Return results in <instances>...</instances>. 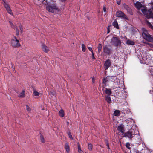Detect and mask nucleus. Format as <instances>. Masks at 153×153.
<instances>
[{
	"label": "nucleus",
	"mask_w": 153,
	"mask_h": 153,
	"mask_svg": "<svg viewBox=\"0 0 153 153\" xmlns=\"http://www.w3.org/2000/svg\"><path fill=\"white\" fill-rule=\"evenodd\" d=\"M117 1L116 3L118 5H120L121 4V0H116Z\"/></svg>",
	"instance_id": "obj_37"
},
{
	"label": "nucleus",
	"mask_w": 153,
	"mask_h": 153,
	"mask_svg": "<svg viewBox=\"0 0 153 153\" xmlns=\"http://www.w3.org/2000/svg\"><path fill=\"white\" fill-rule=\"evenodd\" d=\"M152 67V66L150 67L148 69V70L150 71L151 74L153 75V68Z\"/></svg>",
	"instance_id": "obj_25"
},
{
	"label": "nucleus",
	"mask_w": 153,
	"mask_h": 153,
	"mask_svg": "<svg viewBox=\"0 0 153 153\" xmlns=\"http://www.w3.org/2000/svg\"><path fill=\"white\" fill-rule=\"evenodd\" d=\"M120 85H121L119 88L116 87L114 85V89H116V90H114L115 92V93L116 94L115 96H119V95L121 94V92L120 91V88H121V87H123L124 85V84L120 82Z\"/></svg>",
	"instance_id": "obj_10"
},
{
	"label": "nucleus",
	"mask_w": 153,
	"mask_h": 153,
	"mask_svg": "<svg viewBox=\"0 0 153 153\" xmlns=\"http://www.w3.org/2000/svg\"><path fill=\"white\" fill-rule=\"evenodd\" d=\"M141 11L146 16V17L147 19V16H149L152 13V11L151 9L147 10L144 7V8H143L141 9Z\"/></svg>",
	"instance_id": "obj_9"
},
{
	"label": "nucleus",
	"mask_w": 153,
	"mask_h": 153,
	"mask_svg": "<svg viewBox=\"0 0 153 153\" xmlns=\"http://www.w3.org/2000/svg\"><path fill=\"white\" fill-rule=\"evenodd\" d=\"M88 48L90 51L92 53L93 52V51L92 49V48L90 47H88Z\"/></svg>",
	"instance_id": "obj_38"
},
{
	"label": "nucleus",
	"mask_w": 153,
	"mask_h": 153,
	"mask_svg": "<svg viewBox=\"0 0 153 153\" xmlns=\"http://www.w3.org/2000/svg\"><path fill=\"white\" fill-rule=\"evenodd\" d=\"M9 23L12 28L15 29V27L11 21H9Z\"/></svg>",
	"instance_id": "obj_30"
},
{
	"label": "nucleus",
	"mask_w": 153,
	"mask_h": 153,
	"mask_svg": "<svg viewBox=\"0 0 153 153\" xmlns=\"http://www.w3.org/2000/svg\"><path fill=\"white\" fill-rule=\"evenodd\" d=\"M111 65L110 60L109 59H107L105 61L104 64V69L105 70H107Z\"/></svg>",
	"instance_id": "obj_12"
},
{
	"label": "nucleus",
	"mask_w": 153,
	"mask_h": 153,
	"mask_svg": "<svg viewBox=\"0 0 153 153\" xmlns=\"http://www.w3.org/2000/svg\"><path fill=\"white\" fill-rule=\"evenodd\" d=\"M102 45L100 44H99L98 46V52H100L101 50L102 49Z\"/></svg>",
	"instance_id": "obj_28"
},
{
	"label": "nucleus",
	"mask_w": 153,
	"mask_h": 153,
	"mask_svg": "<svg viewBox=\"0 0 153 153\" xmlns=\"http://www.w3.org/2000/svg\"><path fill=\"white\" fill-rule=\"evenodd\" d=\"M67 134H68V136H69V137L70 138L71 140H72L73 139V138L71 134V132L69 131L67 133Z\"/></svg>",
	"instance_id": "obj_33"
},
{
	"label": "nucleus",
	"mask_w": 153,
	"mask_h": 153,
	"mask_svg": "<svg viewBox=\"0 0 153 153\" xmlns=\"http://www.w3.org/2000/svg\"><path fill=\"white\" fill-rule=\"evenodd\" d=\"M10 45L13 47L15 48L19 47L21 45L19 40L15 36H13L11 39Z\"/></svg>",
	"instance_id": "obj_4"
},
{
	"label": "nucleus",
	"mask_w": 153,
	"mask_h": 153,
	"mask_svg": "<svg viewBox=\"0 0 153 153\" xmlns=\"http://www.w3.org/2000/svg\"><path fill=\"white\" fill-rule=\"evenodd\" d=\"M88 147L89 151H91L93 148L92 144L91 143H89L88 145Z\"/></svg>",
	"instance_id": "obj_27"
},
{
	"label": "nucleus",
	"mask_w": 153,
	"mask_h": 153,
	"mask_svg": "<svg viewBox=\"0 0 153 153\" xmlns=\"http://www.w3.org/2000/svg\"><path fill=\"white\" fill-rule=\"evenodd\" d=\"M62 1H65L66 0H61Z\"/></svg>",
	"instance_id": "obj_50"
},
{
	"label": "nucleus",
	"mask_w": 153,
	"mask_h": 153,
	"mask_svg": "<svg viewBox=\"0 0 153 153\" xmlns=\"http://www.w3.org/2000/svg\"><path fill=\"white\" fill-rule=\"evenodd\" d=\"M148 44L151 47L152 46V45L150 43H148Z\"/></svg>",
	"instance_id": "obj_48"
},
{
	"label": "nucleus",
	"mask_w": 153,
	"mask_h": 153,
	"mask_svg": "<svg viewBox=\"0 0 153 153\" xmlns=\"http://www.w3.org/2000/svg\"><path fill=\"white\" fill-rule=\"evenodd\" d=\"M110 96L109 95L105 96V100L109 103L111 102V98Z\"/></svg>",
	"instance_id": "obj_20"
},
{
	"label": "nucleus",
	"mask_w": 153,
	"mask_h": 153,
	"mask_svg": "<svg viewBox=\"0 0 153 153\" xmlns=\"http://www.w3.org/2000/svg\"><path fill=\"white\" fill-rule=\"evenodd\" d=\"M142 30V36L144 39L149 42H153V36L150 35L146 29L143 28Z\"/></svg>",
	"instance_id": "obj_3"
},
{
	"label": "nucleus",
	"mask_w": 153,
	"mask_h": 153,
	"mask_svg": "<svg viewBox=\"0 0 153 153\" xmlns=\"http://www.w3.org/2000/svg\"><path fill=\"white\" fill-rule=\"evenodd\" d=\"M65 148L67 153H69L70 151V148L69 146L67 143H66L65 144Z\"/></svg>",
	"instance_id": "obj_22"
},
{
	"label": "nucleus",
	"mask_w": 153,
	"mask_h": 153,
	"mask_svg": "<svg viewBox=\"0 0 153 153\" xmlns=\"http://www.w3.org/2000/svg\"><path fill=\"white\" fill-rule=\"evenodd\" d=\"M108 81L114 82V85L116 87L119 88L121 85H120V80L118 79L116 76H108L104 78L102 80V82L105 85H106V83Z\"/></svg>",
	"instance_id": "obj_1"
},
{
	"label": "nucleus",
	"mask_w": 153,
	"mask_h": 153,
	"mask_svg": "<svg viewBox=\"0 0 153 153\" xmlns=\"http://www.w3.org/2000/svg\"><path fill=\"white\" fill-rule=\"evenodd\" d=\"M123 6L124 8L127 10L128 13L131 15L133 14L132 9L128 5H127L125 3H124Z\"/></svg>",
	"instance_id": "obj_11"
},
{
	"label": "nucleus",
	"mask_w": 153,
	"mask_h": 153,
	"mask_svg": "<svg viewBox=\"0 0 153 153\" xmlns=\"http://www.w3.org/2000/svg\"><path fill=\"white\" fill-rule=\"evenodd\" d=\"M46 8L48 12L54 13H57L59 11V9L55 4L50 3L48 4Z\"/></svg>",
	"instance_id": "obj_2"
},
{
	"label": "nucleus",
	"mask_w": 153,
	"mask_h": 153,
	"mask_svg": "<svg viewBox=\"0 0 153 153\" xmlns=\"http://www.w3.org/2000/svg\"><path fill=\"white\" fill-rule=\"evenodd\" d=\"M134 5L137 9L138 10H139L141 8H144V6H143L140 2L138 1H137L135 3Z\"/></svg>",
	"instance_id": "obj_14"
},
{
	"label": "nucleus",
	"mask_w": 153,
	"mask_h": 153,
	"mask_svg": "<svg viewBox=\"0 0 153 153\" xmlns=\"http://www.w3.org/2000/svg\"><path fill=\"white\" fill-rule=\"evenodd\" d=\"M46 3L47 4H48V3L47 2H46Z\"/></svg>",
	"instance_id": "obj_52"
},
{
	"label": "nucleus",
	"mask_w": 153,
	"mask_h": 153,
	"mask_svg": "<svg viewBox=\"0 0 153 153\" xmlns=\"http://www.w3.org/2000/svg\"><path fill=\"white\" fill-rule=\"evenodd\" d=\"M110 43L115 46L117 47L121 45V41L119 38L114 36L111 39Z\"/></svg>",
	"instance_id": "obj_5"
},
{
	"label": "nucleus",
	"mask_w": 153,
	"mask_h": 153,
	"mask_svg": "<svg viewBox=\"0 0 153 153\" xmlns=\"http://www.w3.org/2000/svg\"><path fill=\"white\" fill-rule=\"evenodd\" d=\"M151 18L153 19V13L152 12L149 16H147V19H149Z\"/></svg>",
	"instance_id": "obj_32"
},
{
	"label": "nucleus",
	"mask_w": 153,
	"mask_h": 153,
	"mask_svg": "<svg viewBox=\"0 0 153 153\" xmlns=\"http://www.w3.org/2000/svg\"><path fill=\"white\" fill-rule=\"evenodd\" d=\"M4 3L3 4L4 5V7L6 8V10L7 12L10 14L13 15V14L12 12V10L10 8L9 5L8 4V3L5 0H2Z\"/></svg>",
	"instance_id": "obj_7"
},
{
	"label": "nucleus",
	"mask_w": 153,
	"mask_h": 153,
	"mask_svg": "<svg viewBox=\"0 0 153 153\" xmlns=\"http://www.w3.org/2000/svg\"><path fill=\"white\" fill-rule=\"evenodd\" d=\"M38 1H39V0H38Z\"/></svg>",
	"instance_id": "obj_53"
},
{
	"label": "nucleus",
	"mask_w": 153,
	"mask_h": 153,
	"mask_svg": "<svg viewBox=\"0 0 153 153\" xmlns=\"http://www.w3.org/2000/svg\"><path fill=\"white\" fill-rule=\"evenodd\" d=\"M117 16L121 18L124 19L126 20H128V18L126 16L124 13L121 11H118L116 12Z\"/></svg>",
	"instance_id": "obj_8"
},
{
	"label": "nucleus",
	"mask_w": 153,
	"mask_h": 153,
	"mask_svg": "<svg viewBox=\"0 0 153 153\" xmlns=\"http://www.w3.org/2000/svg\"><path fill=\"white\" fill-rule=\"evenodd\" d=\"M33 93L34 95L35 96H39L40 94L39 92L35 90H33Z\"/></svg>",
	"instance_id": "obj_26"
},
{
	"label": "nucleus",
	"mask_w": 153,
	"mask_h": 153,
	"mask_svg": "<svg viewBox=\"0 0 153 153\" xmlns=\"http://www.w3.org/2000/svg\"><path fill=\"white\" fill-rule=\"evenodd\" d=\"M109 32H110L109 30H108V32H107V33H109Z\"/></svg>",
	"instance_id": "obj_49"
},
{
	"label": "nucleus",
	"mask_w": 153,
	"mask_h": 153,
	"mask_svg": "<svg viewBox=\"0 0 153 153\" xmlns=\"http://www.w3.org/2000/svg\"><path fill=\"white\" fill-rule=\"evenodd\" d=\"M136 153H139V152H137Z\"/></svg>",
	"instance_id": "obj_51"
},
{
	"label": "nucleus",
	"mask_w": 153,
	"mask_h": 153,
	"mask_svg": "<svg viewBox=\"0 0 153 153\" xmlns=\"http://www.w3.org/2000/svg\"><path fill=\"white\" fill-rule=\"evenodd\" d=\"M77 144H78V150L81 149V148L80 147V144L79 143H78Z\"/></svg>",
	"instance_id": "obj_41"
},
{
	"label": "nucleus",
	"mask_w": 153,
	"mask_h": 153,
	"mask_svg": "<svg viewBox=\"0 0 153 153\" xmlns=\"http://www.w3.org/2000/svg\"><path fill=\"white\" fill-rule=\"evenodd\" d=\"M25 91L24 90H22L21 92L18 95L19 97L22 98L24 97L25 96Z\"/></svg>",
	"instance_id": "obj_19"
},
{
	"label": "nucleus",
	"mask_w": 153,
	"mask_h": 153,
	"mask_svg": "<svg viewBox=\"0 0 153 153\" xmlns=\"http://www.w3.org/2000/svg\"><path fill=\"white\" fill-rule=\"evenodd\" d=\"M134 130L131 129L127 132L124 133L123 137H127L129 139H131L132 137L134 136Z\"/></svg>",
	"instance_id": "obj_6"
},
{
	"label": "nucleus",
	"mask_w": 153,
	"mask_h": 153,
	"mask_svg": "<svg viewBox=\"0 0 153 153\" xmlns=\"http://www.w3.org/2000/svg\"><path fill=\"white\" fill-rule=\"evenodd\" d=\"M26 106L27 111L28 112L30 111L31 110L30 108L28 105H26Z\"/></svg>",
	"instance_id": "obj_34"
},
{
	"label": "nucleus",
	"mask_w": 153,
	"mask_h": 153,
	"mask_svg": "<svg viewBox=\"0 0 153 153\" xmlns=\"http://www.w3.org/2000/svg\"><path fill=\"white\" fill-rule=\"evenodd\" d=\"M82 51L83 52L85 51H86V47L85 45L83 44H82Z\"/></svg>",
	"instance_id": "obj_29"
},
{
	"label": "nucleus",
	"mask_w": 153,
	"mask_h": 153,
	"mask_svg": "<svg viewBox=\"0 0 153 153\" xmlns=\"http://www.w3.org/2000/svg\"><path fill=\"white\" fill-rule=\"evenodd\" d=\"M147 22L148 24V25L151 28H152V29H153V26H152V24L150 23V22L148 21H147Z\"/></svg>",
	"instance_id": "obj_31"
},
{
	"label": "nucleus",
	"mask_w": 153,
	"mask_h": 153,
	"mask_svg": "<svg viewBox=\"0 0 153 153\" xmlns=\"http://www.w3.org/2000/svg\"><path fill=\"white\" fill-rule=\"evenodd\" d=\"M19 34V32H16V35L17 36H18Z\"/></svg>",
	"instance_id": "obj_47"
},
{
	"label": "nucleus",
	"mask_w": 153,
	"mask_h": 153,
	"mask_svg": "<svg viewBox=\"0 0 153 153\" xmlns=\"http://www.w3.org/2000/svg\"><path fill=\"white\" fill-rule=\"evenodd\" d=\"M59 115L61 117H63L64 116V113L63 110L62 109L60 110L59 112Z\"/></svg>",
	"instance_id": "obj_24"
},
{
	"label": "nucleus",
	"mask_w": 153,
	"mask_h": 153,
	"mask_svg": "<svg viewBox=\"0 0 153 153\" xmlns=\"http://www.w3.org/2000/svg\"><path fill=\"white\" fill-rule=\"evenodd\" d=\"M102 89L103 92H105V94H107V95H109V96H110L112 93L110 89L103 88H102Z\"/></svg>",
	"instance_id": "obj_15"
},
{
	"label": "nucleus",
	"mask_w": 153,
	"mask_h": 153,
	"mask_svg": "<svg viewBox=\"0 0 153 153\" xmlns=\"http://www.w3.org/2000/svg\"><path fill=\"white\" fill-rule=\"evenodd\" d=\"M117 130L122 133H123L124 131V126L123 124L119 126L117 128Z\"/></svg>",
	"instance_id": "obj_16"
},
{
	"label": "nucleus",
	"mask_w": 153,
	"mask_h": 153,
	"mask_svg": "<svg viewBox=\"0 0 153 153\" xmlns=\"http://www.w3.org/2000/svg\"><path fill=\"white\" fill-rule=\"evenodd\" d=\"M92 58L93 59H95V57L94 56V54L93 52H92Z\"/></svg>",
	"instance_id": "obj_39"
},
{
	"label": "nucleus",
	"mask_w": 153,
	"mask_h": 153,
	"mask_svg": "<svg viewBox=\"0 0 153 153\" xmlns=\"http://www.w3.org/2000/svg\"><path fill=\"white\" fill-rule=\"evenodd\" d=\"M85 153H86L85 152Z\"/></svg>",
	"instance_id": "obj_54"
},
{
	"label": "nucleus",
	"mask_w": 153,
	"mask_h": 153,
	"mask_svg": "<svg viewBox=\"0 0 153 153\" xmlns=\"http://www.w3.org/2000/svg\"><path fill=\"white\" fill-rule=\"evenodd\" d=\"M107 148L108 149H110V148H109V144L108 143H107Z\"/></svg>",
	"instance_id": "obj_44"
},
{
	"label": "nucleus",
	"mask_w": 153,
	"mask_h": 153,
	"mask_svg": "<svg viewBox=\"0 0 153 153\" xmlns=\"http://www.w3.org/2000/svg\"><path fill=\"white\" fill-rule=\"evenodd\" d=\"M103 52L105 53L107 55H110L111 53V50L108 48L106 46H104L103 48Z\"/></svg>",
	"instance_id": "obj_13"
},
{
	"label": "nucleus",
	"mask_w": 153,
	"mask_h": 153,
	"mask_svg": "<svg viewBox=\"0 0 153 153\" xmlns=\"http://www.w3.org/2000/svg\"><path fill=\"white\" fill-rule=\"evenodd\" d=\"M112 25L113 26H114V27H116L117 29H119V26L118 23L116 21H115L113 22Z\"/></svg>",
	"instance_id": "obj_21"
},
{
	"label": "nucleus",
	"mask_w": 153,
	"mask_h": 153,
	"mask_svg": "<svg viewBox=\"0 0 153 153\" xmlns=\"http://www.w3.org/2000/svg\"><path fill=\"white\" fill-rule=\"evenodd\" d=\"M130 146V144L129 143H127L126 145V147L128 149H129L130 147H129Z\"/></svg>",
	"instance_id": "obj_36"
},
{
	"label": "nucleus",
	"mask_w": 153,
	"mask_h": 153,
	"mask_svg": "<svg viewBox=\"0 0 153 153\" xmlns=\"http://www.w3.org/2000/svg\"><path fill=\"white\" fill-rule=\"evenodd\" d=\"M19 27H20V30L21 32L22 33L23 32V28H22V27L21 25H20L19 26Z\"/></svg>",
	"instance_id": "obj_40"
},
{
	"label": "nucleus",
	"mask_w": 153,
	"mask_h": 153,
	"mask_svg": "<svg viewBox=\"0 0 153 153\" xmlns=\"http://www.w3.org/2000/svg\"><path fill=\"white\" fill-rule=\"evenodd\" d=\"M92 82L93 83H95V79L94 77L92 78Z\"/></svg>",
	"instance_id": "obj_43"
},
{
	"label": "nucleus",
	"mask_w": 153,
	"mask_h": 153,
	"mask_svg": "<svg viewBox=\"0 0 153 153\" xmlns=\"http://www.w3.org/2000/svg\"><path fill=\"white\" fill-rule=\"evenodd\" d=\"M78 152L79 153H82V150L81 149L78 150Z\"/></svg>",
	"instance_id": "obj_45"
},
{
	"label": "nucleus",
	"mask_w": 153,
	"mask_h": 153,
	"mask_svg": "<svg viewBox=\"0 0 153 153\" xmlns=\"http://www.w3.org/2000/svg\"><path fill=\"white\" fill-rule=\"evenodd\" d=\"M42 49L46 53H48L49 50L48 48L45 45H42Z\"/></svg>",
	"instance_id": "obj_17"
},
{
	"label": "nucleus",
	"mask_w": 153,
	"mask_h": 153,
	"mask_svg": "<svg viewBox=\"0 0 153 153\" xmlns=\"http://www.w3.org/2000/svg\"><path fill=\"white\" fill-rule=\"evenodd\" d=\"M126 43L128 45H134L135 44L134 42L130 39H128L126 42Z\"/></svg>",
	"instance_id": "obj_18"
},
{
	"label": "nucleus",
	"mask_w": 153,
	"mask_h": 153,
	"mask_svg": "<svg viewBox=\"0 0 153 153\" xmlns=\"http://www.w3.org/2000/svg\"><path fill=\"white\" fill-rule=\"evenodd\" d=\"M15 28L16 29V32H19L18 29L17 28L15 27Z\"/></svg>",
	"instance_id": "obj_46"
},
{
	"label": "nucleus",
	"mask_w": 153,
	"mask_h": 153,
	"mask_svg": "<svg viewBox=\"0 0 153 153\" xmlns=\"http://www.w3.org/2000/svg\"><path fill=\"white\" fill-rule=\"evenodd\" d=\"M103 10L104 12H105L106 11V7L105 6H103Z\"/></svg>",
	"instance_id": "obj_42"
},
{
	"label": "nucleus",
	"mask_w": 153,
	"mask_h": 153,
	"mask_svg": "<svg viewBox=\"0 0 153 153\" xmlns=\"http://www.w3.org/2000/svg\"><path fill=\"white\" fill-rule=\"evenodd\" d=\"M40 139L41 140V141L42 143H44V139L43 137V136L42 135H41L40 136Z\"/></svg>",
	"instance_id": "obj_35"
},
{
	"label": "nucleus",
	"mask_w": 153,
	"mask_h": 153,
	"mask_svg": "<svg viewBox=\"0 0 153 153\" xmlns=\"http://www.w3.org/2000/svg\"><path fill=\"white\" fill-rule=\"evenodd\" d=\"M114 114L115 116H118L120 114V112L119 110H116L114 112Z\"/></svg>",
	"instance_id": "obj_23"
}]
</instances>
